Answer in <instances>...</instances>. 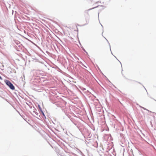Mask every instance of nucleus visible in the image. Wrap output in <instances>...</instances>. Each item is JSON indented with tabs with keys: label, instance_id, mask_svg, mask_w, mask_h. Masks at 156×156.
I'll use <instances>...</instances> for the list:
<instances>
[{
	"label": "nucleus",
	"instance_id": "1",
	"mask_svg": "<svg viewBox=\"0 0 156 156\" xmlns=\"http://www.w3.org/2000/svg\"><path fill=\"white\" fill-rule=\"evenodd\" d=\"M6 84L12 90L15 89V87L13 85L9 80H6L5 81Z\"/></svg>",
	"mask_w": 156,
	"mask_h": 156
},
{
	"label": "nucleus",
	"instance_id": "2",
	"mask_svg": "<svg viewBox=\"0 0 156 156\" xmlns=\"http://www.w3.org/2000/svg\"><path fill=\"white\" fill-rule=\"evenodd\" d=\"M0 79H2V77H1L0 76Z\"/></svg>",
	"mask_w": 156,
	"mask_h": 156
},
{
	"label": "nucleus",
	"instance_id": "3",
	"mask_svg": "<svg viewBox=\"0 0 156 156\" xmlns=\"http://www.w3.org/2000/svg\"><path fill=\"white\" fill-rule=\"evenodd\" d=\"M92 9H93V8H92ZM89 10H90V9Z\"/></svg>",
	"mask_w": 156,
	"mask_h": 156
}]
</instances>
